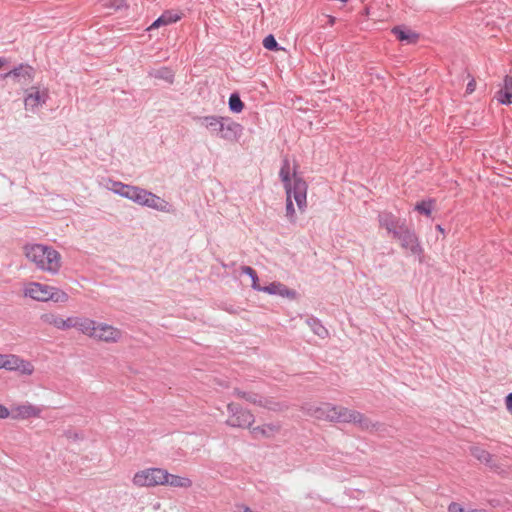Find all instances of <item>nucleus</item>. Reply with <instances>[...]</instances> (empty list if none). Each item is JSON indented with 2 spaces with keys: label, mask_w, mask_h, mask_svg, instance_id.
<instances>
[{
  "label": "nucleus",
  "mask_w": 512,
  "mask_h": 512,
  "mask_svg": "<svg viewBox=\"0 0 512 512\" xmlns=\"http://www.w3.org/2000/svg\"><path fill=\"white\" fill-rule=\"evenodd\" d=\"M434 203L435 201L430 198L427 200H422L416 203L415 210L421 214H424L425 216L430 217L434 207Z\"/></svg>",
  "instance_id": "nucleus-28"
},
{
  "label": "nucleus",
  "mask_w": 512,
  "mask_h": 512,
  "mask_svg": "<svg viewBox=\"0 0 512 512\" xmlns=\"http://www.w3.org/2000/svg\"><path fill=\"white\" fill-rule=\"evenodd\" d=\"M42 410L30 403L17 405L11 410L12 419H29L33 417H39Z\"/></svg>",
  "instance_id": "nucleus-15"
},
{
  "label": "nucleus",
  "mask_w": 512,
  "mask_h": 512,
  "mask_svg": "<svg viewBox=\"0 0 512 512\" xmlns=\"http://www.w3.org/2000/svg\"><path fill=\"white\" fill-rule=\"evenodd\" d=\"M278 431H279V426L275 425V424H264L261 426L254 427L252 429V433L255 436L261 435L263 437H271Z\"/></svg>",
  "instance_id": "nucleus-25"
},
{
  "label": "nucleus",
  "mask_w": 512,
  "mask_h": 512,
  "mask_svg": "<svg viewBox=\"0 0 512 512\" xmlns=\"http://www.w3.org/2000/svg\"><path fill=\"white\" fill-rule=\"evenodd\" d=\"M180 20V15L174 13L172 11H165L161 16H159L149 27L147 30L151 31L160 26L169 25Z\"/></svg>",
  "instance_id": "nucleus-20"
},
{
  "label": "nucleus",
  "mask_w": 512,
  "mask_h": 512,
  "mask_svg": "<svg viewBox=\"0 0 512 512\" xmlns=\"http://www.w3.org/2000/svg\"><path fill=\"white\" fill-rule=\"evenodd\" d=\"M263 46L265 49L269 51H278L282 49V47L279 46L277 40L272 34H269L264 38Z\"/></svg>",
  "instance_id": "nucleus-33"
},
{
  "label": "nucleus",
  "mask_w": 512,
  "mask_h": 512,
  "mask_svg": "<svg viewBox=\"0 0 512 512\" xmlns=\"http://www.w3.org/2000/svg\"><path fill=\"white\" fill-rule=\"evenodd\" d=\"M150 194H151L150 191H147L146 189L141 188V193H139L138 198L135 203L140 206L146 207L148 200H149L148 198L150 197Z\"/></svg>",
  "instance_id": "nucleus-37"
},
{
  "label": "nucleus",
  "mask_w": 512,
  "mask_h": 512,
  "mask_svg": "<svg viewBox=\"0 0 512 512\" xmlns=\"http://www.w3.org/2000/svg\"><path fill=\"white\" fill-rule=\"evenodd\" d=\"M505 404H506V408L509 412L512 413V392L509 393L506 398H505Z\"/></svg>",
  "instance_id": "nucleus-43"
},
{
  "label": "nucleus",
  "mask_w": 512,
  "mask_h": 512,
  "mask_svg": "<svg viewBox=\"0 0 512 512\" xmlns=\"http://www.w3.org/2000/svg\"><path fill=\"white\" fill-rule=\"evenodd\" d=\"M148 199L149 200L146 207L165 213L173 212L172 205L165 199L157 196L156 194L151 192L150 197Z\"/></svg>",
  "instance_id": "nucleus-19"
},
{
  "label": "nucleus",
  "mask_w": 512,
  "mask_h": 512,
  "mask_svg": "<svg viewBox=\"0 0 512 512\" xmlns=\"http://www.w3.org/2000/svg\"><path fill=\"white\" fill-rule=\"evenodd\" d=\"M334 21H335V18H334V17H330L329 22H330L331 24H333V23H334Z\"/></svg>",
  "instance_id": "nucleus-49"
},
{
  "label": "nucleus",
  "mask_w": 512,
  "mask_h": 512,
  "mask_svg": "<svg viewBox=\"0 0 512 512\" xmlns=\"http://www.w3.org/2000/svg\"><path fill=\"white\" fill-rule=\"evenodd\" d=\"M448 511L449 512H465V509L460 504L452 502L448 506Z\"/></svg>",
  "instance_id": "nucleus-40"
},
{
  "label": "nucleus",
  "mask_w": 512,
  "mask_h": 512,
  "mask_svg": "<svg viewBox=\"0 0 512 512\" xmlns=\"http://www.w3.org/2000/svg\"><path fill=\"white\" fill-rule=\"evenodd\" d=\"M0 369L19 371L24 375H31L34 371L33 365L14 354H0Z\"/></svg>",
  "instance_id": "nucleus-7"
},
{
  "label": "nucleus",
  "mask_w": 512,
  "mask_h": 512,
  "mask_svg": "<svg viewBox=\"0 0 512 512\" xmlns=\"http://www.w3.org/2000/svg\"><path fill=\"white\" fill-rule=\"evenodd\" d=\"M378 221L381 227L385 228L393 237L406 226V220H401L388 211H382L378 214Z\"/></svg>",
  "instance_id": "nucleus-11"
},
{
  "label": "nucleus",
  "mask_w": 512,
  "mask_h": 512,
  "mask_svg": "<svg viewBox=\"0 0 512 512\" xmlns=\"http://www.w3.org/2000/svg\"><path fill=\"white\" fill-rule=\"evenodd\" d=\"M49 285L31 282L24 289V295L37 301H49Z\"/></svg>",
  "instance_id": "nucleus-14"
},
{
  "label": "nucleus",
  "mask_w": 512,
  "mask_h": 512,
  "mask_svg": "<svg viewBox=\"0 0 512 512\" xmlns=\"http://www.w3.org/2000/svg\"><path fill=\"white\" fill-rule=\"evenodd\" d=\"M168 472L162 468H147L135 473L133 484L139 487L166 485Z\"/></svg>",
  "instance_id": "nucleus-5"
},
{
  "label": "nucleus",
  "mask_w": 512,
  "mask_h": 512,
  "mask_svg": "<svg viewBox=\"0 0 512 512\" xmlns=\"http://www.w3.org/2000/svg\"><path fill=\"white\" fill-rule=\"evenodd\" d=\"M193 119L213 136L227 142L236 143L243 135L244 127L228 116H195Z\"/></svg>",
  "instance_id": "nucleus-1"
},
{
  "label": "nucleus",
  "mask_w": 512,
  "mask_h": 512,
  "mask_svg": "<svg viewBox=\"0 0 512 512\" xmlns=\"http://www.w3.org/2000/svg\"><path fill=\"white\" fill-rule=\"evenodd\" d=\"M257 291H262L269 295L281 296H288L291 293L290 290L280 282H272L268 286H260V289Z\"/></svg>",
  "instance_id": "nucleus-22"
},
{
  "label": "nucleus",
  "mask_w": 512,
  "mask_h": 512,
  "mask_svg": "<svg viewBox=\"0 0 512 512\" xmlns=\"http://www.w3.org/2000/svg\"><path fill=\"white\" fill-rule=\"evenodd\" d=\"M26 257L33 262L37 268L47 271L52 275L59 272L61 268V255L54 248L44 244H28L24 247Z\"/></svg>",
  "instance_id": "nucleus-3"
},
{
  "label": "nucleus",
  "mask_w": 512,
  "mask_h": 512,
  "mask_svg": "<svg viewBox=\"0 0 512 512\" xmlns=\"http://www.w3.org/2000/svg\"><path fill=\"white\" fill-rule=\"evenodd\" d=\"M8 63V60L5 57H0V69Z\"/></svg>",
  "instance_id": "nucleus-46"
},
{
  "label": "nucleus",
  "mask_w": 512,
  "mask_h": 512,
  "mask_svg": "<svg viewBox=\"0 0 512 512\" xmlns=\"http://www.w3.org/2000/svg\"><path fill=\"white\" fill-rule=\"evenodd\" d=\"M111 186L109 187V190H111L113 193L125 198L126 191L128 190L129 184H124L120 181H111Z\"/></svg>",
  "instance_id": "nucleus-31"
},
{
  "label": "nucleus",
  "mask_w": 512,
  "mask_h": 512,
  "mask_svg": "<svg viewBox=\"0 0 512 512\" xmlns=\"http://www.w3.org/2000/svg\"><path fill=\"white\" fill-rule=\"evenodd\" d=\"M437 230L440 231L441 233H444V229L442 228L441 225H437Z\"/></svg>",
  "instance_id": "nucleus-47"
},
{
  "label": "nucleus",
  "mask_w": 512,
  "mask_h": 512,
  "mask_svg": "<svg viewBox=\"0 0 512 512\" xmlns=\"http://www.w3.org/2000/svg\"><path fill=\"white\" fill-rule=\"evenodd\" d=\"M496 99L502 105L512 104V77L506 75L503 80V88L497 92Z\"/></svg>",
  "instance_id": "nucleus-17"
},
{
  "label": "nucleus",
  "mask_w": 512,
  "mask_h": 512,
  "mask_svg": "<svg viewBox=\"0 0 512 512\" xmlns=\"http://www.w3.org/2000/svg\"><path fill=\"white\" fill-rule=\"evenodd\" d=\"M309 413L316 419L331 421V416L333 413L335 414V405L331 403H322L317 407L310 408Z\"/></svg>",
  "instance_id": "nucleus-16"
},
{
  "label": "nucleus",
  "mask_w": 512,
  "mask_h": 512,
  "mask_svg": "<svg viewBox=\"0 0 512 512\" xmlns=\"http://www.w3.org/2000/svg\"><path fill=\"white\" fill-rule=\"evenodd\" d=\"M166 484L170 485L172 487L187 488V487L191 486L192 482L189 478L181 477L178 475H173V474L168 473Z\"/></svg>",
  "instance_id": "nucleus-26"
},
{
  "label": "nucleus",
  "mask_w": 512,
  "mask_h": 512,
  "mask_svg": "<svg viewBox=\"0 0 512 512\" xmlns=\"http://www.w3.org/2000/svg\"><path fill=\"white\" fill-rule=\"evenodd\" d=\"M233 394H234L235 396L239 397V398L244 399V398L246 397L247 392L242 391V390H241V389H239V388H235V389L233 390Z\"/></svg>",
  "instance_id": "nucleus-44"
},
{
  "label": "nucleus",
  "mask_w": 512,
  "mask_h": 512,
  "mask_svg": "<svg viewBox=\"0 0 512 512\" xmlns=\"http://www.w3.org/2000/svg\"><path fill=\"white\" fill-rule=\"evenodd\" d=\"M95 324L96 321L92 319L78 317L75 328L84 335H87L90 338H92V336L95 335Z\"/></svg>",
  "instance_id": "nucleus-21"
},
{
  "label": "nucleus",
  "mask_w": 512,
  "mask_h": 512,
  "mask_svg": "<svg viewBox=\"0 0 512 512\" xmlns=\"http://www.w3.org/2000/svg\"><path fill=\"white\" fill-rule=\"evenodd\" d=\"M49 99V91L47 88L40 90L38 87H31L26 91L24 105L27 110L34 111L39 106L46 104Z\"/></svg>",
  "instance_id": "nucleus-9"
},
{
  "label": "nucleus",
  "mask_w": 512,
  "mask_h": 512,
  "mask_svg": "<svg viewBox=\"0 0 512 512\" xmlns=\"http://www.w3.org/2000/svg\"><path fill=\"white\" fill-rule=\"evenodd\" d=\"M394 238L398 239L402 248L410 251L411 254L420 255L422 253V248L415 232L408 228L407 225Z\"/></svg>",
  "instance_id": "nucleus-8"
},
{
  "label": "nucleus",
  "mask_w": 512,
  "mask_h": 512,
  "mask_svg": "<svg viewBox=\"0 0 512 512\" xmlns=\"http://www.w3.org/2000/svg\"><path fill=\"white\" fill-rule=\"evenodd\" d=\"M78 317H68L67 319H64V328L63 330H68L71 328L76 327Z\"/></svg>",
  "instance_id": "nucleus-39"
},
{
  "label": "nucleus",
  "mask_w": 512,
  "mask_h": 512,
  "mask_svg": "<svg viewBox=\"0 0 512 512\" xmlns=\"http://www.w3.org/2000/svg\"><path fill=\"white\" fill-rule=\"evenodd\" d=\"M249 403L256 404L262 407H267L268 401L264 399L261 395L253 392H247L246 397L244 398Z\"/></svg>",
  "instance_id": "nucleus-32"
},
{
  "label": "nucleus",
  "mask_w": 512,
  "mask_h": 512,
  "mask_svg": "<svg viewBox=\"0 0 512 512\" xmlns=\"http://www.w3.org/2000/svg\"><path fill=\"white\" fill-rule=\"evenodd\" d=\"M103 7L120 10L126 6V0H100Z\"/></svg>",
  "instance_id": "nucleus-34"
},
{
  "label": "nucleus",
  "mask_w": 512,
  "mask_h": 512,
  "mask_svg": "<svg viewBox=\"0 0 512 512\" xmlns=\"http://www.w3.org/2000/svg\"><path fill=\"white\" fill-rule=\"evenodd\" d=\"M45 322L60 330H63L64 328V319L58 316L47 315L45 318Z\"/></svg>",
  "instance_id": "nucleus-35"
},
{
  "label": "nucleus",
  "mask_w": 512,
  "mask_h": 512,
  "mask_svg": "<svg viewBox=\"0 0 512 512\" xmlns=\"http://www.w3.org/2000/svg\"><path fill=\"white\" fill-rule=\"evenodd\" d=\"M306 323L311 328V330L313 331V333L315 335L319 336L322 339L328 337V335H329L328 330L325 328V326L322 324V322L318 318L309 317L306 320Z\"/></svg>",
  "instance_id": "nucleus-23"
},
{
  "label": "nucleus",
  "mask_w": 512,
  "mask_h": 512,
  "mask_svg": "<svg viewBox=\"0 0 512 512\" xmlns=\"http://www.w3.org/2000/svg\"><path fill=\"white\" fill-rule=\"evenodd\" d=\"M331 422L353 423L362 430H370L375 427L363 413L346 407L335 405V414L331 416Z\"/></svg>",
  "instance_id": "nucleus-4"
},
{
  "label": "nucleus",
  "mask_w": 512,
  "mask_h": 512,
  "mask_svg": "<svg viewBox=\"0 0 512 512\" xmlns=\"http://www.w3.org/2000/svg\"><path fill=\"white\" fill-rule=\"evenodd\" d=\"M241 272L250 277L251 282H252L251 287L254 290L257 291L258 289H260L259 278H258L257 272L252 267L242 266Z\"/></svg>",
  "instance_id": "nucleus-30"
},
{
  "label": "nucleus",
  "mask_w": 512,
  "mask_h": 512,
  "mask_svg": "<svg viewBox=\"0 0 512 512\" xmlns=\"http://www.w3.org/2000/svg\"><path fill=\"white\" fill-rule=\"evenodd\" d=\"M227 410L230 417L226 420V424L231 427L245 428L250 427L255 421L254 415L237 404L229 403Z\"/></svg>",
  "instance_id": "nucleus-6"
},
{
  "label": "nucleus",
  "mask_w": 512,
  "mask_h": 512,
  "mask_svg": "<svg viewBox=\"0 0 512 512\" xmlns=\"http://www.w3.org/2000/svg\"><path fill=\"white\" fill-rule=\"evenodd\" d=\"M233 394H234L235 396L239 397V398L244 399V398L246 397L247 392L242 391V390H241V389H239V388H235V389L233 390Z\"/></svg>",
  "instance_id": "nucleus-45"
},
{
  "label": "nucleus",
  "mask_w": 512,
  "mask_h": 512,
  "mask_svg": "<svg viewBox=\"0 0 512 512\" xmlns=\"http://www.w3.org/2000/svg\"><path fill=\"white\" fill-rule=\"evenodd\" d=\"M228 107L232 113H240L244 109V103L238 93L234 92L228 100Z\"/></svg>",
  "instance_id": "nucleus-27"
},
{
  "label": "nucleus",
  "mask_w": 512,
  "mask_h": 512,
  "mask_svg": "<svg viewBox=\"0 0 512 512\" xmlns=\"http://www.w3.org/2000/svg\"><path fill=\"white\" fill-rule=\"evenodd\" d=\"M122 337V332L120 329L105 323H97L95 324V335L92 336L93 339L104 341L108 343H116Z\"/></svg>",
  "instance_id": "nucleus-10"
},
{
  "label": "nucleus",
  "mask_w": 512,
  "mask_h": 512,
  "mask_svg": "<svg viewBox=\"0 0 512 512\" xmlns=\"http://www.w3.org/2000/svg\"><path fill=\"white\" fill-rule=\"evenodd\" d=\"M279 177L283 182L286 198L294 199L300 211H304L307 204V183L297 174L296 167L293 170V175H290V162L287 158L282 161L279 171Z\"/></svg>",
  "instance_id": "nucleus-2"
},
{
  "label": "nucleus",
  "mask_w": 512,
  "mask_h": 512,
  "mask_svg": "<svg viewBox=\"0 0 512 512\" xmlns=\"http://www.w3.org/2000/svg\"><path fill=\"white\" fill-rule=\"evenodd\" d=\"M35 76V69L29 65L21 63L3 75V78H12L21 84H29Z\"/></svg>",
  "instance_id": "nucleus-12"
},
{
  "label": "nucleus",
  "mask_w": 512,
  "mask_h": 512,
  "mask_svg": "<svg viewBox=\"0 0 512 512\" xmlns=\"http://www.w3.org/2000/svg\"><path fill=\"white\" fill-rule=\"evenodd\" d=\"M392 33L398 40L406 42L407 44L416 43L419 38L417 33L413 32L411 29L405 26H395L392 29Z\"/></svg>",
  "instance_id": "nucleus-18"
},
{
  "label": "nucleus",
  "mask_w": 512,
  "mask_h": 512,
  "mask_svg": "<svg viewBox=\"0 0 512 512\" xmlns=\"http://www.w3.org/2000/svg\"><path fill=\"white\" fill-rule=\"evenodd\" d=\"M139 193H141V188L138 186L129 185L128 190L126 191L125 198L128 200L136 202Z\"/></svg>",
  "instance_id": "nucleus-36"
},
{
  "label": "nucleus",
  "mask_w": 512,
  "mask_h": 512,
  "mask_svg": "<svg viewBox=\"0 0 512 512\" xmlns=\"http://www.w3.org/2000/svg\"><path fill=\"white\" fill-rule=\"evenodd\" d=\"M286 216L294 222L295 220V208L292 200L286 198Z\"/></svg>",
  "instance_id": "nucleus-38"
},
{
  "label": "nucleus",
  "mask_w": 512,
  "mask_h": 512,
  "mask_svg": "<svg viewBox=\"0 0 512 512\" xmlns=\"http://www.w3.org/2000/svg\"><path fill=\"white\" fill-rule=\"evenodd\" d=\"M149 76L154 77L156 79L165 80L170 84H172L174 81V73L168 67H161L160 69L152 70L149 72Z\"/></svg>",
  "instance_id": "nucleus-24"
},
{
  "label": "nucleus",
  "mask_w": 512,
  "mask_h": 512,
  "mask_svg": "<svg viewBox=\"0 0 512 512\" xmlns=\"http://www.w3.org/2000/svg\"><path fill=\"white\" fill-rule=\"evenodd\" d=\"M48 290H49L48 295H50L49 300H51V301L66 302L69 298L68 294L65 291H63L57 287L49 286Z\"/></svg>",
  "instance_id": "nucleus-29"
},
{
  "label": "nucleus",
  "mask_w": 512,
  "mask_h": 512,
  "mask_svg": "<svg viewBox=\"0 0 512 512\" xmlns=\"http://www.w3.org/2000/svg\"><path fill=\"white\" fill-rule=\"evenodd\" d=\"M469 451L474 458L489 467L491 470L497 473L504 471L501 465L494 460L493 455L481 446L473 445L469 448Z\"/></svg>",
  "instance_id": "nucleus-13"
},
{
  "label": "nucleus",
  "mask_w": 512,
  "mask_h": 512,
  "mask_svg": "<svg viewBox=\"0 0 512 512\" xmlns=\"http://www.w3.org/2000/svg\"><path fill=\"white\" fill-rule=\"evenodd\" d=\"M476 89V81L474 78H472L468 83H467V86H466V93L467 94H471L475 91Z\"/></svg>",
  "instance_id": "nucleus-42"
},
{
  "label": "nucleus",
  "mask_w": 512,
  "mask_h": 512,
  "mask_svg": "<svg viewBox=\"0 0 512 512\" xmlns=\"http://www.w3.org/2000/svg\"><path fill=\"white\" fill-rule=\"evenodd\" d=\"M465 512H483L482 510H477V509H473V510H465Z\"/></svg>",
  "instance_id": "nucleus-48"
},
{
  "label": "nucleus",
  "mask_w": 512,
  "mask_h": 512,
  "mask_svg": "<svg viewBox=\"0 0 512 512\" xmlns=\"http://www.w3.org/2000/svg\"><path fill=\"white\" fill-rule=\"evenodd\" d=\"M11 411L4 405L0 404V419H6L11 416Z\"/></svg>",
  "instance_id": "nucleus-41"
}]
</instances>
